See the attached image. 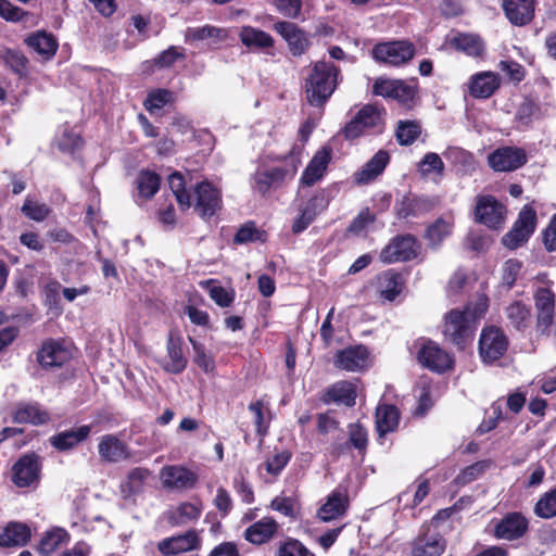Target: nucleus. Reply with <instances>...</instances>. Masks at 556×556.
Wrapping results in <instances>:
<instances>
[{
  "label": "nucleus",
  "instance_id": "obj_54",
  "mask_svg": "<svg viewBox=\"0 0 556 556\" xmlns=\"http://www.w3.org/2000/svg\"><path fill=\"white\" fill-rule=\"evenodd\" d=\"M263 235L264 232L258 230L254 223H245L237 231L235 242L243 244L248 242L264 241Z\"/></svg>",
  "mask_w": 556,
  "mask_h": 556
},
{
  "label": "nucleus",
  "instance_id": "obj_38",
  "mask_svg": "<svg viewBox=\"0 0 556 556\" xmlns=\"http://www.w3.org/2000/svg\"><path fill=\"white\" fill-rule=\"evenodd\" d=\"M328 401L353 406L356 399L355 386L349 381H339L327 391Z\"/></svg>",
  "mask_w": 556,
  "mask_h": 556
},
{
  "label": "nucleus",
  "instance_id": "obj_19",
  "mask_svg": "<svg viewBox=\"0 0 556 556\" xmlns=\"http://www.w3.org/2000/svg\"><path fill=\"white\" fill-rule=\"evenodd\" d=\"M528 520L520 513H510L502 518L494 528V535L500 540L513 541L528 531Z\"/></svg>",
  "mask_w": 556,
  "mask_h": 556
},
{
  "label": "nucleus",
  "instance_id": "obj_31",
  "mask_svg": "<svg viewBox=\"0 0 556 556\" xmlns=\"http://www.w3.org/2000/svg\"><path fill=\"white\" fill-rule=\"evenodd\" d=\"M390 161V155L384 150H379L359 170L355 179L358 184H368L377 178L386 168Z\"/></svg>",
  "mask_w": 556,
  "mask_h": 556
},
{
  "label": "nucleus",
  "instance_id": "obj_27",
  "mask_svg": "<svg viewBox=\"0 0 556 556\" xmlns=\"http://www.w3.org/2000/svg\"><path fill=\"white\" fill-rule=\"evenodd\" d=\"M200 539L194 530H189L184 534L168 538L159 543V549L163 554H178L198 548Z\"/></svg>",
  "mask_w": 556,
  "mask_h": 556
},
{
  "label": "nucleus",
  "instance_id": "obj_23",
  "mask_svg": "<svg viewBox=\"0 0 556 556\" xmlns=\"http://www.w3.org/2000/svg\"><path fill=\"white\" fill-rule=\"evenodd\" d=\"M500 76L494 72L475 74L469 80V93L477 99L490 98L500 87Z\"/></svg>",
  "mask_w": 556,
  "mask_h": 556
},
{
  "label": "nucleus",
  "instance_id": "obj_63",
  "mask_svg": "<svg viewBox=\"0 0 556 556\" xmlns=\"http://www.w3.org/2000/svg\"><path fill=\"white\" fill-rule=\"evenodd\" d=\"M349 440L351 444L363 452L367 446V431L361 425H351L349 428Z\"/></svg>",
  "mask_w": 556,
  "mask_h": 556
},
{
  "label": "nucleus",
  "instance_id": "obj_51",
  "mask_svg": "<svg viewBox=\"0 0 556 556\" xmlns=\"http://www.w3.org/2000/svg\"><path fill=\"white\" fill-rule=\"evenodd\" d=\"M173 99V93L167 89H156L151 91L143 102L147 111L153 113L156 110L162 109Z\"/></svg>",
  "mask_w": 556,
  "mask_h": 556
},
{
  "label": "nucleus",
  "instance_id": "obj_1",
  "mask_svg": "<svg viewBox=\"0 0 556 556\" xmlns=\"http://www.w3.org/2000/svg\"><path fill=\"white\" fill-rule=\"evenodd\" d=\"M340 79V68L333 63L328 61L314 63L305 80L308 103L314 106L324 105L337 89Z\"/></svg>",
  "mask_w": 556,
  "mask_h": 556
},
{
  "label": "nucleus",
  "instance_id": "obj_61",
  "mask_svg": "<svg viewBox=\"0 0 556 556\" xmlns=\"http://www.w3.org/2000/svg\"><path fill=\"white\" fill-rule=\"evenodd\" d=\"M420 170L422 174H429L431 172H437L441 174L444 169V164L439 154L434 152H429L425 154L422 160L420 161Z\"/></svg>",
  "mask_w": 556,
  "mask_h": 556
},
{
  "label": "nucleus",
  "instance_id": "obj_12",
  "mask_svg": "<svg viewBox=\"0 0 556 556\" xmlns=\"http://www.w3.org/2000/svg\"><path fill=\"white\" fill-rule=\"evenodd\" d=\"M73 356L72 348L63 341L49 340L37 353V361L43 369L63 366Z\"/></svg>",
  "mask_w": 556,
  "mask_h": 556
},
{
  "label": "nucleus",
  "instance_id": "obj_48",
  "mask_svg": "<svg viewBox=\"0 0 556 556\" xmlns=\"http://www.w3.org/2000/svg\"><path fill=\"white\" fill-rule=\"evenodd\" d=\"M534 305L538 313H553L555 311V293L548 287L535 289Z\"/></svg>",
  "mask_w": 556,
  "mask_h": 556
},
{
  "label": "nucleus",
  "instance_id": "obj_52",
  "mask_svg": "<svg viewBox=\"0 0 556 556\" xmlns=\"http://www.w3.org/2000/svg\"><path fill=\"white\" fill-rule=\"evenodd\" d=\"M21 210L26 217L36 222L45 220L50 214L48 205L45 203L34 202L29 199L25 200Z\"/></svg>",
  "mask_w": 556,
  "mask_h": 556
},
{
  "label": "nucleus",
  "instance_id": "obj_5",
  "mask_svg": "<svg viewBox=\"0 0 556 556\" xmlns=\"http://www.w3.org/2000/svg\"><path fill=\"white\" fill-rule=\"evenodd\" d=\"M420 245L412 235L394 237L379 253V260L384 264L407 262L418 256Z\"/></svg>",
  "mask_w": 556,
  "mask_h": 556
},
{
  "label": "nucleus",
  "instance_id": "obj_56",
  "mask_svg": "<svg viewBox=\"0 0 556 556\" xmlns=\"http://www.w3.org/2000/svg\"><path fill=\"white\" fill-rule=\"evenodd\" d=\"M329 199L324 190L316 192L302 207L305 212H308L316 218L318 214L327 208Z\"/></svg>",
  "mask_w": 556,
  "mask_h": 556
},
{
  "label": "nucleus",
  "instance_id": "obj_34",
  "mask_svg": "<svg viewBox=\"0 0 556 556\" xmlns=\"http://www.w3.org/2000/svg\"><path fill=\"white\" fill-rule=\"evenodd\" d=\"M399 410L394 405L383 404L376 409L377 431L380 435L392 432L399 425Z\"/></svg>",
  "mask_w": 556,
  "mask_h": 556
},
{
  "label": "nucleus",
  "instance_id": "obj_33",
  "mask_svg": "<svg viewBox=\"0 0 556 556\" xmlns=\"http://www.w3.org/2000/svg\"><path fill=\"white\" fill-rule=\"evenodd\" d=\"M26 45L43 59L52 58L58 49L55 38L46 31H37L25 39Z\"/></svg>",
  "mask_w": 556,
  "mask_h": 556
},
{
  "label": "nucleus",
  "instance_id": "obj_3",
  "mask_svg": "<svg viewBox=\"0 0 556 556\" xmlns=\"http://www.w3.org/2000/svg\"><path fill=\"white\" fill-rule=\"evenodd\" d=\"M384 114L383 108L365 104L345 125L342 132L349 140L356 139L371 130L381 132L384 126Z\"/></svg>",
  "mask_w": 556,
  "mask_h": 556
},
{
  "label": "nucleus",
  "instance_id": "obj_24",
  "mask_svg": "<svg viewBox=\"0 0 556 556\" xmlns=\"http://www.w3.org/2000/svg\"><path fill=\"white\" fill-rule=\"evenodd\" d=\"M503 9L506 17L516 26L530 23L534 16L533 0H504Z\"/></svg>",
  "mask_w": 556,
  "mask_h": 556
},
{
  "label": "nucleus",
  "instance_id": "obj_37",
  "mask_svg": "<svg viewBox=\"0 0 556 556\" xmlns=\"http://www.w3.org/2000/svg\"><path fill=\"white\" fill-rule=\"evenodd\" d=\"M434 201L428 198L414 197L405 199L399 208V216L407 218L410 216H419L432 210Z\"/></svg>",
  "mask_w": 556,
  "mask_h": 556
},
{
  "label": "nucleus",
  "instance_id": "obj_42",
  "mask_svg": "<svg viewBox=\"0 0 556 556\" xmlns=\"http://www.w3.org/2000/svg\"><path fill=\"white\" fill-rule=\"evenodd\" d=\"M225 37V31L212 25H204L202 27H189L185 33V41L193 43L197 41L214 40L218 41Z\"/></svg>",
  "mask_w": 556,
  "mask_h": 556
},
{
  "label": "nucleus",
  "instance_id": "obj_62",
  "mask_svg": "<svg viewBox=\"0 0 556 556\" xmlns=\"http://www.w3.org/2000/svg\"><path fill=\"white\" fill-rule=\"evenodd\" d=\"M278 556H313L308 549L298 540H288L278 551Z\"/></svg>",
  "mask_w": 556,
  "mask_h": 556
},
{
  "label": "nucleus",
  "instance_id": "obj_35",
  "mask_svg": "<svg viewBox=\"0 0 556 556\" xmlns=\"http://www.w3.org/2000/svg\"><path fill=\"white\" fill-rule=\"evenodd\" d=\"M506 317L514 329L523 331L531 324V309L522 302L516 301L506 307Z\"/></svg>",
  "mask_w": 556,
  "mask_h": 556
},
{
  "label": "nucleus",
  "instance_id": "obj_14",
  "mask_svg": "<svg viewBox=\"0 0 556 556\" xmlns=\"http://www.w3.org/2000/svg\"><path fill=\"white\" fill-rule=\"evenodd\" d=\"M476 220L490 228L500 227L505 218V207L492 195L477 198Z\"/></svg>",
  "mask_w": 556,
  "mask_h": 556
},
{
  "label": "nucleus",
  "instance_id": "obj_53",
  "mask_svg": "<svg viewBox=\"0 0 556 556\" xmlns=\"http://www.w3.org/2000/svg\"><path fill=\"white\" fill-rule=\"evenodd\" d=\"M189 341L194 352L193 362L205 372L213 371L215 368V363L212 356L205 352L204 346L192 338H189Z\"/></svg>",
  "mask_w": 556,
  "mask_h": 556
},
{
  "label": "nucleus",
  "instance_id": "obj_44",
  "mask_svg": "<svg viewBox=\"0 0 556 556\" xmlns=\"http://www.w3.org/2000/svg\"><path fill=\"white\" fill-rule=\"evenodd\" d=\"M540 117V108L532 101H523L517 109L515 121L518 125V128L525 129Z\"/></svg>",
  "mask_w": 556,
  "mask_h": 556
},
{
  "label": "nucleus",
  "instance_id": "obj_25",
  "mask_svg": "<svg viewBox=\"0 0 556 556\" xmlns=\"http://www.w3.org/2000/svg\"><path fill=\"white\" fill-rule=\"evenodd\" d=\"M70 533L61 528L53 527L45 531L37 544V552L41 556H51L70 542Z\"/></svg>",
  "mask_w": 556,
  "mask_h": 556
},
{
  "label": "nucleus",
  "instance_id": "obj_8",
  "mask_svg": "<svg viewBox=\"0 0 556 556\" xmlns=\"http://www.w3.org/2000/svg\"><path fill=\"white\" fill-rule=\"evenodd\" d=\"M535 225L536 213L532 207L526 205L520 211L513 229L503 237V244L510 250L519 248L533 233Z\"/></svg>",
  "mask_w": 556,
  "mask_h": 556
},
{
  "label": "nucleus",
  "instance_id": "obj_26",
  "mask_svg": "<svg viewBox=\"0 0 556 556\" xmlns=\"http://www.w3.org/2000/svg\"><path fill=\"white\" fill-rule=\"evenodd\" d=\"M331 160V150L323 148L318 150L306 166L301 182L305 186H313L323 178Z\"/></svg>",
  "mask_w": 556,
  "mask_h": 556
},
{
  "label": "nucleus",
  "instance_id": "obj_17",
  "mask_svg": "<svg viewBox=\"0 0 556 556\" xmlns=\"http://www.w3.org/2000/svg\"><path fill=\"white\" fill-rule=\"evenodd\" d=\"M417 358L424 367L437 372H443L453 366V357L432 341L420 348Z\"/></svg>",
  "mask_w": 556,
  "mask_h": 556
},
{
  "label": "nucleus",
  "instance_id": "obj_30",
  "mask_svg": "<svg viewBox=\"0 0 556 556\" xmlns=\"http://www.w3.org/2000/svg\"><path fill=\"white\" fill-rule=\"evenodd\" d=\"M30 536L31 533L28 526L11 522L0 532V546H23L28 543Z\"/></svg>",
  "mask_w": 556,
  "mask_h": 556
},
{
  "label": "nucleus",
  "instance_id": "obj_47",
  "mask_svg": "<svg viewBox=\"0 0 556 556\" xmlns=\"http://www.w3.org/2000/svg\"><path fill=\"white\" fill-rule=\"evenodd\" d=\"M137 186L141 197L152 198L160 188V177L153 172L143 170L137 178Z\"/></svg>",
  "mask_w": 556,
  "mask_h": 556
},
{
  "label": "nucleus",
  "instance_id": "obj_32",
  "mask_svg": "<svg viewBox=\"0 0 556 556\" xmlns=\"http://www.w3.org/2000/svg\"><path fill=\"white\" fill-rule=\"evenodd\" d=\"M89 426L60 432L50 438V443L59 451H67L86 440L90 433Z\"/></svg>",
  "mask_w": 556,
  "mask_h": 556
},
{
  "label": "nucleus",
  "instance_id": "obj_21",
  "mask_svg": "<svg viewBox=\"0 0 556 556\" xmlns=\"http://www.w3.org/2000/svg\"><path fill=\"white\" fill-rule=\"evenodd\" d=\"M367 358L368 352L365 346H349L337 352L333 364L339 369L356 371L366 366Z\"/></svg>",
  "mask_w": 556,
  "mask_h": 556
},
{
  "label": "nucleus",
  "instance_id": "obj_40",
  "mask_svg": "<svg viewBox=\"0 0 556 556\" xmlns=\"http://www.w3.org/2000/svg\"><path fill=\"white\" fill-rule=\"evenodd\" d=\"M239 37L247 47L269 48L274 45V39L269 34L251 26L242 27Z\"/></svg>",
  "mask_w": 556,
  "mask_h": 556
},
{
  "label": "nucleus",
  "instance_id": "obj_18",
  "mask_svg": "<svg viewBox=\"0 0 556 556\" xmlns=\"http://www.w3.org/2000/svg\"><path fill=\"white\" fill-rule=\"evenodd\" d=\"M98 453L102 462L119 463L132 457L128 445L114 434H105L100 438Z\"/></svg>",
  "mask_w": 556,
  "mask_h": 556
},
{
  "label": "nucleus",
  "instance_id": "obj_9",
  "mask_svg": "<svg viewBox=\"0 0 556 556\" xmlns=\"http://www.w3.org/2000/svg\"><path fill=\"white\" fill-rule=\"evenodd\" d=\"M446 549V540L433 527L422 526L412 542V556H441Z\"/></svg>",
  "mask_w": 556,
  "mask_h": 556
},
{
  "label": "nucleus",
  "instance_id": "obj_36",
  "mask_svg": "<svg viewBox=\"0 0 556 556\" xmlns=\"http://www.w3.org/2000/svg\"><path fill=\"white\" fill-rule=\"evenodd\" d=\"M13 419L18 424L43 425L49 421L50 416L37 404H25L16 409Z\"/></svg>",
  "mask_w": 556,
  "mask_h": 556
},
{
  "label": "nucleus",
  "instance_id": "obj_28",
  "mask_svg": "<svg viewBox=\"0 0 556 556\" xmlns=\"http://www.w3.org/2000/svg\"><path fill=\"white\" fill-rule=\"evenodd\" d=\"M278 523L270 517H264L245 529L244 538L252 544L268 542L277 532Z\"/></svg>",
  "mask_w": 556,
  "mask_h": 556
},
{
  "label": "nucleus",
  "instance_id": "obj_10",
  "mask_svg": "<svg viewBox=\"0 0 556 556\" xmlns=\"http://www.w3.org/2000/svg\"><path fill=\"white\" fill-rule=\"evenodd\" d=\"M508 348L504 332L495 327L482 330L479 340V353L483 362L492 363L501 358Z\"/></svg>",
  "mask_w": 556,
  "mask_h": 556
},
{
  "label": "nucleus",
  "instance_id": "obj_15",
  "mask_svg": "<svg viewBox=\"0 0 556 556\" xmlns=\"http://www.w3.org/2000/svg\"><path fill=\"white\" fill-rule=\"evenodd\" d=\"M163 485L170 490H190L198 483L197 472L179 465L165 466L160 471Z\"/></svg>",
  "mask_w": 556,
  "mask_h": 556
},
{
  "label": "nucleus",
  "instance_id": "obj_16",
  "mask_svg": "<svg viewBox=\"0 0 556 556\" xmlns=\"http://www.w3.org/2000/svg\"><path fill=\"white\" fill-rule=\"evenodd\" d=\"M527 162L526 152L520 148H498L488 156V163L496 172H513Z\"/></svg>",
  "mask_w": 556,
  "mask_h": 556
},
{
  "label": "nucleus",
  "instance_id": "obj_59",
  "mask_svg": "<svg viewBox=\"0 0 556 556\" xmlns=\"http://www.w3.org/2000/svg\"><path fill=\"white\" fill-rule=\"evenodd\" d=\"M536 331L542 334H553L556 337V314L538 313L536 314Z\"/></svg>",
  "mask_w": 556,
  "mask_h": 556
},
{
  "label": "nucleus",
  "instance_id": "obj_7",
  "mask_svg": "<svg viewBox=\"0 0 556 556\" xmlns=\"http://www.w3.org/2000/svg\"><path fill=\"white\" fill-rule=\"evenodd\" d=\"M372 92L376 96L396 100L400 104L412 108L416 94V87L401 79L377 78Z\"/></svg>",
  "mask_w": 556,
  "mask_h": 556
},
{
  "label": "nucleus",
  "instance_id": "obj_50",
  "mask_svg": "<svg viewBox=\"0 0 556 556\" xmlns=\"http://www.w3.org/2000/svg\"><path fill=\"white\" fill-rule=\"evenodd\" d=\"M534 513L541 518L556 516V490L545 493L535 504Z\"/></svg>",
  "mask_w": 556,
  "mask_h": 556
},
{
  "label": "nucleus",
  "instance_id": "obj_13",
  "mask_svg": "<svg viewBox=\"0 0 556 556\" xmlns=\"http://www.w3.org/2000/svg\"><path fill=\"white\" fill-rule=\"evenodd\" d=\"M194 210L203 218L213 216L222 207L220 191L208 181H202L194 189Z\"/></svg>",
  "mask_w": 556,
  "mask_h": 556
},
{
  "label": "nucleus",
  "instance_id": "obj_45",
  "mask_svg": "<svg viewBox=\"0 0 556 556\" xmlns=\"http://www.w3.org/2000/svg\"><path fill=\"white\" fill-rule=\"evenodd\" d=\"M421 132V126L417 121H400L396 128V139L402 146L415 142Z\"/></svg>",
  "mask_w": 556,
  "mask_h": 556
},
{
  "label": "nucleus",
  "instance_id": "obj_29",
  "mask_svg": "<svg viewBox=\"0 0 556 556\" xmlns=\"http://www.w3.org/2000/svg\"><path fill=\"white\" fill-rule=\"evenodd\" d=\"M188 361L184 355L180 338L169 337L167 340V356L162 362L164 370L180 374L187 367Z\"/></svg>",
  "mask_w": 556,
  "mask_h": 556
},
{
  "label": "nucleus",
  "instance_id": "obj_6",
  "mask_svg": "<svg viewBox=\"0 0 556 556\" xmlns=\"http://www.w3.org/2000/svg\"><path fill=\"white\" fill-rule=\"evenodd\" d=\"M371 53L377 62L401 66L414 58L415 48L409 41L396 40L377 43Z\"/></svg>",
  "mask_w": 556,
  "mask_h": 556
},
{
  "label": "nucleus",
  "instance_id": "obj_49",
  "mask_svg": "<svg viewBox=\"0 0 556 556\" xmlns=\"http://www.w3.org/2000/svg\"><path fill=\"white\" fill-rule=\"evenodd\" d=\"M452 223L443 218L435 220L428 229L426 237L430 244L435 248L452 232Z\"/></svg>",
  "mask_w": 556,
  "mask_h": 556
},
{
  "label": "nucleus",
  "instance_id": "obj_57",
  "mask_svg": "<svg viewBox=\"0 0 556 556\" xmlns=\"http://www.w3.org/2000/svg\"><path fill=\"white\" fill-rule=\"evenodd\" d=\"M267 405L263 400H258L249 405V410L254 415V422L256 426L257 434L264 437L267 433L268 425L265 422L264 410Z\"/></svg>",
  "mask_w": 556,
  "mask_h": 556
},
{
  "label": "nucleus",
  "instance_id": "obj_58",
  "mask_svg": "<svg viewBox=\"0 0 556 556\" xmlns=\"http://www.w3.org/2000/svg\"><path fill=\"white\" fill-rule=\"evenodd\" d=\"M210 298L220 307H228L233 302L235 293L222 286L212 285L208 288Z\"/></svg>",
  "mask_w": 556,
  "mask_h": 556
},
{
  "label": "nucleus",
  "instance_id": "obj_64",
  "mask_svg": "<svg viewBox=\"0 0 556 556\" xmlns=\"http://www.w3.org/2000/svg\"><path fill=\"white\" fill-rule=\"evenodd\" d=\"M489 467L486 462H478L466 467L457 477L459 483L466 484L476 480Z\"/></svg>",
  "mask_w": 556,
  "mask_h": 556
},
{
  "label": "nucleus",
  "instance_id": "obj_4",
  "mask_svg": "<svg viewBox=\"0 0 556 556\" xmlns=\"http://www.w3.org/2000/svg\"><path fill=\"white\" fill-rule=\"evenodd\" d=\"M282 160L285 162L283 166L257 170L254 174V188L260 193L265 194L270 188L280 185L285 179L294 177L301 164L300 152L293 149Z\"/></svg>",
  "mask_w": 556,
  "mask_h": 556
},
{
  "label": "nucleus",
  "instance_id": "obj_39",
  "mask_svg": "<svg viewBox=\"0 0 556 556\" xmlns=\"http://www.w3.org/2000/svg\"><path fill=\"white\" fill-rule=\"evenodd\" d=\"M202 513V504L199 503H181L170 511L169 520L175 525H186L190 521L199 519Z\"/></svg>",
  "mask_w": 556,
  "mask_h": 556
},
{
  "label": "nucleus",
  "instance_id": "obj_22",
  "mask_svg": "<svg viewBox=\"0 0 556 556\" xmlns=\"http://www.w3.org/2000/svg\"><path fill=\"white\" fill-rule=\"evenodd\" d=\"M349 508V497L345 492L334 490L319 507L317 517L324 522H330L345 515Z\"/></svg>",
  "mask_w": 556,
  "mask_h": 556
},
{
  "label": "nucleus",
  "instance_id": "obj_41",
  "mask_svg": "<svg viewBox=\"0 0 556 556\" xmlns=\"http://www.w3.org/2000/svg\"><path fill=\"white\" fill-rule=\"evenodd\" d=\"M455 49L471 56H479L484 50L481 38L472 34H458L452 39Z\"/></svg>",
  "mask_w": 556,
  "mask_h": 556
},
{
  "label": "nucleus",
  "instance_id": "obj_55",
  "mask_svg": "<svg viewBox=\"0 0 556 556\" xmlns=\"http://www.w3.org/2000/svg\"><path fill=\"white\" fill-rule=\"evenodd\" d=\"M150 471L146 468H134L127 476L125 488H127L128 494H134L140 491L143 481L149 477Z\"/></svg>",
  "mask_w": 556,
  "mask_h": 556
},
{
  "label": "nucleus",
  "instance_id": "obj_60",
  "mask_svg": "<svg viewBox=\"0 0 556 556\" xmlns=\"http://www.w3.org/2000/svg\"><path fill=\"white\" fill-rule=\"evenodd\" d=\"M81 143V138L76 132L64 129L62 135L56 139L58 148L64 152H72Z\"/></svg>",
  "mask_w": 556,
  "mask_h": 556
},
{
  "label": "nucleus",
  "instance_id": "obj_2",
  "mask_svg": "<svg viewBox=\"0 0 556 556\" xmlns=\"http://www.w3.org/2000/svg\"><path fill=\"white\" fill-rule=\"evenodd\" d=\"M479 306V314L472 312L469 307H466L464 311H450L444 317L443 334L445 340L460 350L470 344L476 329L475 320L486 309L485 302L480 303Z\"/></svg>",
  "mask_w": 556,
  "mask_h": 556
},
{
  "label": "nucleus",
  "instance_id": "obj_43",
  "mask_svg": "<svg viewBox=\"0 0 556 556\" xmlns=\"http://www.w3.org/2000/svg\"><path fill=\"white\" fill-rule=\"evenodd\" d=\"M401 276L392 270L379 277V292L384 300L393 301L401 292Z\"/></svg>",
  "mask_w": 556,
  "mask_h": 556
},
{
  "label": "nucleus",
  "instance_id": "obj_11",
  "mask_svg": "<svg viewBox=\"0 0 556 556\" xmlns=\"http://www.w3.org/2000/svg\"><path fill=\"white\" fill-rule=\"evenodd\" d=\"M39 457L35 454L22 456L12 467V482L17 488H36L40 478Z\"/></svg>",
  "mask_w": 556,
  "mask_h": 556
},
{
  "label": "nucleus",
  "instance_id": "obj_20",
  "mask_svg": "<svg viewBox=\"0 0 556 556\" xmlns=\"http://www.w3.org/2000/svg\"><path fill=\"white\" fill-rule=\"evenodd\" d=\"M274 29L288 42L293 55H302L308 48L307 36L293 23L277 22Z\"/></svg>",
  "mask_w": 556,
  "mask_h": 556
},
{
  "label": "nucleus",
  "instance_id": "obj_46",
  "mask_svg": "<svg viewBox=\"0 0 556 556\" xmlns=\"http://www.w3.org/2000/svg\"><path fill=\"white\" fill-rule=\"evenodd\" d=\"M168 185L174 193L178 204L182 210H187L191 206V197L186 191L185 179L180 173L175 172L168 177Z\"/></svg>",
  "mask_w": 556,
  "mask_h": 556
}]
</instances>
